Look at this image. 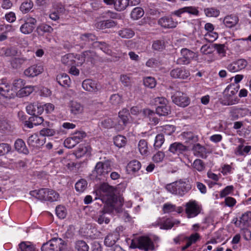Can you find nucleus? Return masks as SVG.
<instances>
[{
  "instance_id": "nucleus-1",
  "label": "nucleus",
  "mask_w": 251,
  "mask_h": 251,
  "mask_svg": "<svg viewBox=\"0 0 251 251\" xmlns=\"http://www.w3.org/2000/svg\"><path fill=\"white\" fill-rule=\"evenodd\" d=\"M192 188V185L186 178L180 179L166 186V189L173 195L183 197Z\"/></svg>"
},
{
  "instance_id": "nucleus-2",
  "label": "nucleus",
  "mask_w": 251,
  "mask_h": 251,
  "mask_svg": "<svg viewBox=\"0 0 251 251\" xmlns=\"http://www.w3.org/2000/svg\"><path fill=\"white\" fill-rule=\"evenodd\" d=\"M238 88V87H235L234 84L228 85L224 90L221 103L224 105H231L237 103L239 99L234 96L237 94Z\"/></svg>"
},
{
  "instance_id": "nucleus-3",
  "label": "nucleus",
  "mask_w": 251,
  "mask_h": 251,
  "mask_svg": "<svg viewBox=\"0 0 251 251\" xmlns=\"http://www.w3.org/2000/svg\"><path fill=\"white\" fill-rule=\"evenodd\" d=\"M65 242L60 238H53L43 244L42 251H61L65 248Z\"/></svg>"
},
{
  "instance_id": "nucleus-4",
  "label": "nucleus",
  "mask_w": 251,
  "mask_h": 251,
  "mask_svg": "<svg viewBox=\"0 0 251 251\" xmlns=\"http://www.w3.org/2000/svg\"><path fill=\"white\" fill-rule=\"evenodd\" d=\"M112 162L109 160L100 161L96 164L93 174L96 175L98 179L105 177L112 170Z\"/></svg>"
},
{
  "instance_id": "nucleus-5",
  "label": "nucleus",
  "mask_w": 251,
  "mask_h": 251,
  "mask_svg": "<svg viewBox=\"0 0 251 251\" xmlns=\"http://www.w3.org/2000/svg\"><path fill=\"white\" fill-rule=\"evenodd\" d=\"M185 206V212L189 218L196 217L200 213V206L196 201H190L186 203Z\"/></svg>"
},
{
  "instance_id": "nucleus-6",
  "label": "nucleus",
  "mask_w": 251,
  "mask_h": 251,
  "mask_svg": "<svg viewBox=\"0 0 251 251\" xmlns=\"http://www.w3.org/2000/svg\"><path fill=\"white\" fill-rule=\"evenodd\" d=\"M173 102L177 105L184 107L190 103L189 98L184 93L178 92L175 93L172 97Z\"/></svg>"
},
{
  "instance_id": "nucleus-7",
  "label": "nucleus",
  "mask_w": 251,
  "mask_h": 251,
  "mask_svg": "<svg viewBox=\"0 0 251 251\" xmlns=\"http://www.w3.org/2000/svg\"><path fill=\"white\" fill-rule=\"evenodd\" d=\"M133 248H139V249L148 251L153 250L154 246L151 240L147 237H141L138 240L137 245H133Z\"/></svg>"
},
{
  "instance_id": "nucleus-8",
  "label": "nucleus",
  "mask_w": 251,
  "mask_h": 251,
  "mask_svg": "<svg viewBox=\"0 0 251 251\" xmlns=\"http://www.w3.org/2000/svg\"><path fill=\"white\" fill-rule=\"evenodd\" d=\"M164 16L160 18L158 21V24L164 28H174L178 25L177 21H175L171 16Z\"/></svg>"
},
{
  "instance_id": "nucleus-9",
  "label": "nucleus",
  "mask_w": 251,
  "mask_h": 251,
  "mask_svg": "<svg viewBox=\"0 0 251 251\" xmlns=\"http://www.w3.org/2000/svg\"><path fill=\"white\" fill-rule=\"evenodd\" d=\"M37 21L35 18L29 17L26 19L25 23L20 27V31L25 34L31 33L35 28Z\"/></svg>"
},
{
  "instance_id": "nucleus-10",
  "label": "nucleus",
  "mask_w": 251,
  "mask_h": 251,
  "mask_svg": "<svg viewBox=\"0 0 251 251\" xmlns=\"http://www.w3.org/2000/svg\"><path fill=\"white\" fill-rule=\"evenodd\" d=\"M83 89L90 93H96L100 89V86L95 80L91 79H86L82 83Z\"/></svg>"
},
{
  "instance_id": "nucleus-11",
  "label": "nucleus",
  "mask_w": 251,
  "mask_h": 251,
  "mask_svg": "<svg viewBox=\"0 0 251 251\" xmlns=\"http://www.w3.org/2000/svg\"><path fill=\"white\" fill-rule=\"evenodd\" d=\"M44 68L42 65L34 64L26 69L24 71V74L27 77H33L41 74Z\"/></svg>"
},
{
  "instance_id": "nucleus-12",
  "label": "nucleus",
  "mask_w": 251,
  "mask_h": 251,
  "mask_svg": "<svg viewBox=\"0 0 251 251\" xmlns=\"http://www.w3.org/2000/svg\"><path fill=\"white\" fill-rule=\"evenodd\" d=\"M170 75L173 78L184 79L190 75V73L183 68H176L170 71Z\"/></svg>"
},
{
  "instance_id": "nucleus-13",
  "label": "nucleus",
  "mask_w": 251,
  "mask_h": 251,
  "mask_svg": "<svg viewBox=\"0 0 251 251\" xmlns=\"http://www.w3.org/2000/svg\"><path fill=\"white\" fill-rule=\"evenodd\" d=\"M13 89L11 85L4 79L0 81V94L7 98H11L13 96Z\"/></svg>"
},
{
  "instance_id": "nucleus-14",
  "label": "nucleus",
  "mask_w": 251,
  "mask_h": 251,
  "mask_svg": "<svg viewBox=\"0 0 251 251\" xmlns=\"http://www.w3.org/2000/svg\"><path fill=\"white\" fill-rule=\"evenodd\" d=\"M49 189L42 188L30 192V195L40 201H49Z\"/></svg>"
},
{
  "instance_id": "nucleus-15",
  "label": "nucleus",
  "mask_w": 251,
  "mask_h": 251,
  "mask_svg": "<svg viewBox=\"0 0 251 251\" xmlns=\"http://www.w3.org/2000/svg\"><path fill=\"white\" fill-rule=\"evenodd\" d=\"M27 112L33 116L41 115L44 111L43 106L37 102L29 104L26 107Z\"/></svg>"
},
{
  "instance_id": "nucleus-16",
  "label": "nucleus",
  "mask_w": 251,
  "mask_h": 251,
  "mask_svg": "<svg viewBox=\"0 0 251 251\" xmlns=\"http://www.w3.org/2000/svg\"><path fill=\"white\" fill-rule=\"evenodd\" d=\"M251 221V212H247L242 215L239 221L236 219L234 224L237 226L244 228L249 226Z\"/></svg>"
},
{
  "instance_id": "nucleus-17",
  "label": "nucleus",
  "mask_w": 251,
  "mask_h": 251,
  "mask_svg": "<svg viewBox=\"0 0 251 251\" xmlns=\"http://www.w3.org/2000/svg\"><path fill=\"white\" fill-rule=\"evenodd\" d=\"M18 52L17 49L14 47L0 48V56L3 57H12L17 55Z\"/></svg>"
},
{
  "instance_id": "nucleus-18",
  "label": "nucleus",
  "mask_w": 251,
  "mask_h": 251,
  "mask_svg": "<svg viewBox=\"0 0 251 251\" xmlns=\"http://www.w3.org/2000/svg\"><path fill=\"white\" fill-rule=\"evenodd\" d=\"M68 106L70 112L73 115H77L82 113L84 109L82 104L75 100L70 101Z\"/></svg>"
},
{
  "instance_id": "nucleus-19",
  "label": "nucleus",
  "mask_w": 251,
  "mask_h": 251,
  "mask_svg": "<svg viewBox=\"0 0 251 251\" xmlns=\"http://www.w3.org/2000/svg\"><path fill=\"white\" fill-rule=\"evenodd\" d=\"M187 150V147L179 142H175L170 145L169 151L173 154L182 153Z\"/></svg>"
},
{
  "instance_id": "nucleus-20",
  "label": "nucleus",
  "mask_w": 251,
  "mask_h": 251,
  "mask_svg": "<svg viewBox=\"0 0 251 251\" xmlns=\"http://www.w3.org/2000/svg\"><path fill=\"white\" fill-rule=\"evenodd\" d=\"M27 142L29 146L33 148L40 147L45 143V141L40 140L38 136L36 134L30 135L28 137Z\"/></svg>"
},
{
  "instance_id": "nucleus-21",
  "label": "nucleus",
  "mask_w": 251,
  "mask_h": 251,
  "mask_svg": "<svg viewBox=\"0 0 251 251\" xmlns=\"http://www.w3.org/2000/svg\"><path fill=\"white\" fill-rule=\"evenodd\" d=\"M119 239V234L113 232L107 235L104 240V244L107 247L113 246Z\"/></svg>"
},
{
  "instance_id": "nucleus-22",
  "label": "nucleus",
  "mask_w": 251,
  "mask_h": 251,
  "mask_svg": "<svg viewBox=\"0 0 251 251\" xmlns=\"http://www.w3.org/2000/svg\"><path fill=\"white\" fill-rule=\"evenodd\" d=\"M239 19L237 16L230 15L225 17L223 22L226 27L231 28L236 25Z\"/></svg>"
},
{
  "instance_id": "nucleus-23",
  "label": "nucleus",
  "mask_w": 251,
  "mask_h": 251,
  "mask_svg": "<svg viewBox=\"0 0 251 251\" xmlns=\"http://www.w3.org/2000/svg\"><path fill=\"white\" fill-rule=\"evenodd\" d=\"M141 167L140 162L137 160H134L130 161L126 168L128 174H131L138 171Z\"/></svg>"
},
{
  "instance_id": "nucleus-24",
  "label": "nucleus",
  "mask_w": 251,
  "mask_h": 251,
  "mask_svg": "<svg viewBox=\"0 0 251 251\" xmlns=\"http://www.w3.org/2000/svg\"><path fill=\"white\" fill-rule=\"evenodd\" d=\"M116 25V23L112 20L100 21L96 24V26L100 29L111 28Z\"/></svg>"
},
{
  "instance_id": "nucleus-25",
  "label": "nucleus",
  "mask_w": 251,
  "mask_h": 251,
  "mask_svg": "<svg viewBox=\"0 0 251 251\" xmlns=\"http://www.w3.org/2000/svg\"><path fill=\"white\" fill-rule=\"evenodd\" d=\"M57 82L61 86L68 87L71 83V79L69 75L65 74H59L56 76Z\"/></svg>"
},
{
  "instance_id": "nucleus-26",
  "label": "nucleus",
  "mask_w": 251,
  "mask_h": 251,
  "mask_svg": "<svg viewBox=\"0 0 251 251\" xmlns=\"http://www.w3.org/2000/svg\"><path fill=\"white\" fill-rule=\"evenodd\" d=\"M15 148L18 151L25 154L29 152L25 142L21 139H18L15 141Z\"/></svg>"
},
{
  "instance_id": "nucleus-27",
  "label": "nucleus",
  "mask_w": 251,
  "mask_h": 251,
  "mask_svg": "<svg viewBox=\"0 0 251 251\" xmlns=\"http://www.w3.org/2000/svg\"><path fill=\"white\" fill-rule=\"evenodd\" d=\"M35 86H24L21 90L17 92V95L20 97H26L29 95L33 91L35 90Z\"/></svg>"
},
{
  "instance_id": "nucleus-28",
  "label": "nucleus",
  "mask_w": 251,
  "mask_h": 251,
  "mask_svg": "<svg viewBox=\"0 0 251 251\" xmlns=\"http://www.w3.org/2000/svg\"><path fill=\"white\" fill-rule=\"evenodd\" d=\"M80 41L84 45H88L90 42L97 39L96 36L92 33H84L81 34L79 37Z\"/></svg>"
},
{
  "instance_id": "nucleus-29",
  "label": "nucleus",
  "mask_w": 251,
  "mask_h": 251,
  "mask_svg": "<svg viewBox=\"0 0 251 251\" xmlns=\"http://www.w3.org/2000/svg\"><path fill=\"white\" fill-rule=\"evenodd\" d=\"M156 113L159 116H166L171 113L170 106L167 104L158 105L156 108Z\"/></svg>"
},
{
  "instance_id": "nucleus-30",
  "label": "nucleus",
  "mask_w": 251,
  "mask_h": 251,
  "mask_svg": "<svg viewBox=\"0 0 251 251\" xmlns=\"http://www.w3.org/2000/svg\"><path fill=\"white\" fill-rule=\"evenodd\" d=\"M100 189L101 192L105 193L106 195L109 196L110 198L113 197L115 195V188L107 183L102 184L100 186Z\"/></svg>"
},
{
  "instance_id": "nucleus-31",
  "label": "nucleus",
  "mask_w": 251,
  "mask_h": 251,
  "mask_svg": "<svg viewBox=\"0 0 251 251\" xmlns=\"http://www.w3.org/2000/svg\"><path fill=\"white\" fill-rule=\"evenodd\" d=\"M74 54L68 53L62 57L61 61L63 64L69 67L75 64V60Z\"/></svg>"
},
{
  "instance_id": "nucleus-32",
  "label": "nucleus",
  "mask_w": 251,
  "mask_h": 251,
  "mask_svg": "<svg viewBox=\"0 0 251 251\" xmlns=\"http://www.w3.org/2000/svg\"><path fill=\"white\" fill-rule=\"evenodd\" d=\"M129 5V0H116L114 8L118 11H122Z\"/></svg>"
},
{
  "instance_id": "nucleus-33",
  "label": "nucleus",
  "mask_w": 251,
  "mask_h": 251,
  "mask_svg": "<svg viewBox=\"0 0 251 251\" xmlns=\"http://www.w3.org/2000/svg\"><path fill=\"white\" fill-rule=\"evenodd\" d=\"M193 150L195 155L201 157H204L206 156L207 153L206 149L199 144L194 146Z\"/></svg>"
},
{
  "instance_id": "nucleus-34",
  "label": "nucleus",
  "mask_w": 251,
  "mask_h": 251,
  "mask_svg": "<svg viewBox=\"0 0 251 251\" xmlns=\"http://www.w3.org/2000/svg\"><path fill=\"white\" fill-rule=\"evenodd\" d=\"M27 59L26 57H15L11 61V65L12 68L17 69L21 67L25 62Z\"/></svg>"
},
{
  "instance_id": "nucleus-35",
  "label": "nucleus",
  "mask_w": 251,
  "mask_h": 251,
  "mask_svg": "<svg viewBox=\"0 0 251 251\" xmlns=\"http://www.w3.org/2000/svg\"><path fill=\"white\" fill-rule=\"evenodd\" d=\"M144 14V10L139 7L134 8L131 12L130 17L133 20L141 18Z\"/></svg>"
},
{
  "instance_id": "nucleus-36",
  "label": "nucleus",
  "mask_w": 251,
  "mask_h": 251,
  "mask_svg": "<svg viewBox=\"0 0 251 251\" xmlns=\"http://www.w3.org/2000/svg\"><path fill=\"white\" fill-rule=\"evenodd\" d=\"M91 147L88 145H80L79 147L75 151V155L77 157H81L87 153H90L91 151Z\"/></svg>"
},
{
  "instance_id": "nucleus-37",
  "label": "nucleus",
  "mask_w": 251,
  "mask_h": 251,
  "mask_svg": "<svg viewBox=\"0 0 251 251\" xmlns=\"http://www.w3.org/2000/svg\"><path fill=\"white\" fill-rule=\"evenodd\" d=\"M21 251H35L34 246L29 242H22L19 245Z\"/></svg>"
},
{
  "instance_id": "nucleus-38",
  "label": "nucleus",
  "mask_w": 251,
  "mask_h": 251,
  "mask_svg": "<svg viewBox=\"0 0 251 251\" xmlns=\"http://www.w3.org/2000/svg\"><path fill=\"white\" fill-rule=\"evenodd\" d=\"M166 47L165 42L164 40H157L153 42L152 48L157 51H162Z\"/></svg>"
},
{
  "instance_id": "nucleus-39",
  "label": "nucleus",
  "mask_w": 251,
  "mask_h": 251,
  "mask_svg": "<svg viewBox=\"0 0 251 251\" xmlns=\"http://www.w3.org/2000/svg\"><path fill=\"white\" fill-rule=\"evenodd\" d=\"M181 56H183L189 63L195 57V52L186 48L181 50Z\"/></svg>"
},
{
  "instance_id": "nucleus-40",
  "label": "nucleus",
  "mask_w": 251,
  "mask_h": 251,
  "mask_svg": "<svg viewBox=\"0 0 251 251\" xmlns=\"http://www.w3.org/2000/svg\"><path fill=\"white\" fill-rule=\"evenodd\" d=\"M118 34L123 38H130L134 35V32L130 28H124L118 31Z\"/></svg>"
},
{
  "instance_id": "nucleus-41",
  "label": "nucleus",
  "mask_w": 251,
  "mask_h": 251,
  "mask_svg": "<svg viewBox=\"0 0 251 251\" xmlns=\"http://www.w3.org/2000/svg\"><path fill=\"white\" fill-rule=\"evenodd\" d=\"M94 52L87 50L84 51L81 55H78V59L81 60V63L84 62L85 60L91 61V58L94 56Z\"/></svg>"
},
{
  "instance_id": "nucleus-42",
  "label": "nucleus",
  "mask_w": 251,
  "mask_h": 251,
  "mask_svg": "<svg viewBox=\"0 0 251 251\" xmlns=\"http://www.w3.org/2000/svg\"><path fill=\"white\" fill-rule=\"evenodd\" d=\"M204 12L205 15L208 17H217L220 14V10L214 7L205 8Z\"/></svg>"
},
{
  "instance_id": "nucleus-43",
  "label": "nucleus",
  "mask_w": 251,
  "mask_h": 251,
  "mask_svg": "<svg viewBox=\"0 0 251 251\" xmlns=\"http://www.w3.org/2000/svg\"><path fill=\"white\" fill-rule=\"evenodd\" d=\"M126 138L122 135H117L114 138V143L118 148H122L126 144Z\"/></svg>"
},
{
  "instance_id": "nucleus-44",
  "label": "nucleus",
  "mask_w": 251,
  "mask_h": 251,
  "mask_svg": "<svg viewBox=\"0 0 251 251\" xmlns=\"http://www.w3.org/2000/svg\"><path fill=\"white\" fill-rule=\"evenodd\" d=\"M138 149L142 155H146L148 152L147 142L144 139L140 140L138 143Z\"/></svg>"
},
{
  "instance_id": "nucleus-45",
  "label": "nucleus",
  "mask_w": 251,
  "mask_h": 251,
  "mask_svg": "<svg viewBox=\"0 0 251 251\" xmlns=\"http://www.w3.org/2000/svg\"><path fill=\"white\" fill-rule=\"evenodd\" d=\"M182 136L183 139L186 140V142H189L190 141L195 142L198 141L197 136H195L191 132H184L182 134Z\"/></svg>"
},
{
  "instance_id": "nucleus-46",
  "label": "nucleus",
  "mask_w": 251,
  "mask_h": 251,
  "mask_svg": "<svg viewBox=\"0 0 251 251\" xmlns=\"http://www.w3.org/2000/svg\"><path fill=\"white\" fill-rule=\"evenodd\" d=\"M87 186V182L86 180L81 179L78 181L75 185L76 190L79 192H83Z\"/></svg>"
},
{
  "instance_id": "nucleus-47",
  "label": "nucleus",
  "mask_w": 251,
  "mask_h": 251,
  "mask_svg": "<svg viewBox=\"0 0 251 251\" xmlns=\"http://www.w3.org/2000/svg\"><path fill=\"white\" fill-rule=\"evenodd\" d=\"M33 2L30 0L23 2L20 6V10L23 13L28 12L33 7Z\"/></svg>"
},
{
  "instance_id": "nucleus-48",
  "label": "nucleus",
  "mask_w": 251,
  "mask_h": 251,
  "mask_svg": "<svg viewBox=\"0 0 251 251\" xmlns=\"http://www.w3.org/2000/svg\"><path fill=\"white\" fill-rule=\"evenodd\" d=\"M94 219L97 221L99 224H102L103 223L108 224L109 219L105 217V214L101 211L97 216L93 218Z\"/></svg>"
},
{
  "instance_id": "nucleus-49",
  "label": "nucleus",
  "mask_w": 251,
  "mask_h": 251,
  "mask_svg": "<svg viewBox=\"0 0 251 251\" xmlns=\"http://www.w3.org/2000/svg\"><path fill=\"white\" fill-rule=\"evenodd\" d=\"M143 81L144 85L150 88H154L156 84L154 78L151 76H148L144 78Z\"/></svg>"
},
{
  "instance_id": "nucleus-50",
  "label": "nucleus",
  "mask_w": 251,
  "mask_h": 251,
  "mask_svg": "<svg viewBox=\"0 0 251 251\" xmlns=\"http://www.w3.org/2000/svg\"><path fill=\"white\" fill-rule=\"evenodd\" d=\"M193 168L195 170L201 172L204 170L205 165L203 162L199 159H196L193 163Z\"/></svg>"
},
{
  "instance_id": "nucleus-51",
  "label": "nucleus",
  "mask_w": 251,
  "mask_h": 251,
  "mask_svg": "<svg viewBox=\"0 0 251 251\" xmlns=\"http://www.w3.org/2000/svg\"><path fill=\"white\" fill-rule=\"evenodd\" d=\"M56 131L51 128H43L40 131V135L44 137L52 136L55 135Z\"/></svg>"
},
{
  "instance_id": "nucleus-52",
  "label": "nucleus",
  "mask_w": 251,
  "mask_h": 251,
  "mask_svg": "<svg viewBox=\"0 0 251 251\" xmlns=\"http://www.w3.org/2000/svg\"><path fill=\"white\" fill-rule=\"evenodd\" d=\"M75 249L78 251H88L89 247L85 242L80 240L76 242Z\"/></svg>"
},
{
  "instance_id": "nucleus-53",
  "label": "nucleus",
  "mask_w": 251,
  "mask_h": 251,
  "mask_svg": "<svg viewBox=\"0 0 251 251\" xmlns=\"http://www.w3.org/2000/svg\"><path fill=\"white\" fill-rule=\"evenodd\" d=\"M164 137L162 134H159L156 136L154 147L155 149H159L164 142Z\"/></svg>"
},
{
  "instance_id": "nucleus-54",
  "label": "nucleus",
  "mask_w": 251,
  "mask_h": 251,
  "mask_svg": "<svg viewBox=\"0 0 251 251\" xmlns=\"http://www.w3.org/2000/svg\"><path fill=\"white\" fill-rule=\"evenodd\" d=\"M86 136L85 132L80 131L75 132L73 135L72 138L76 142L77 144L79 143Z\"/></svg>"
},
{
  "instance_id": "nucleus-55",
  "label": "nucleus",
  "mask_w": 251,
  "mask_h": 251,
  "mask_svg": "<svg viewBox=\"0 0 251 251\" xmlns=\"http://www.w3.org/2000/svg\"><path fill=\"white\" fill-rule=\"evenodd\" d=\"M56 214L60 219H64L66 217L67 212L65 207L58 206L56 208Z\"/></svg>"
},
{
  "instance_id": "nucleus-56",
  "label": "nucleus",
  "mask_w": 251,
  "mask_h": 251,
  "mask_svg": "<svg viewBox=\"0 0 251 251\" xmlns=\"http://www.w3.org/2000/svg\"><path fill=\"white\" fill-rule=\"evenodd\" d=\"M100 126H101L103 128H111L113 127H114V121L109 118L105 119L100 122Z\"/></svg>"
},
{
  "instance_id": "nucleus-57",
  "label": "nucleus",
  "mask_w": 251,
  "mask_h": 251,
  "mask_svg": "<svg viewBox=\"0 0 251 251\" xmlns=\"http://www.w3.org/2000/svg\"><path fill=\"white\" fill-rule=\"evenodd\" d=\"M213 44L204 45L201 48V52L204 54H210L213 51Z\"/></svg>"
},
{
  "instance_id": "nucleus-58",
  "label": "nucleus",
  "mask_w": 251,
  "mask_h": 251,
  "mask_svg": "<svg viewBox=\"0 0 251 251\" xmlns=\"http://www.w3.org/2000/svg\"><path fill=\"white\" fill-rule=\"evenodd\" d=\"M11 150L10 146L6 143L0 144V156L8 153Z\"/></svg>"
},
{
  "instance_id": "nucleus-59",
  "label": "nucleus",
  "mask_w": 251,
  "mask_h": 251,
  "mask_svg": "<svg viewBox=\"0 0 251 251\" xmlns=\"http://www.w3.org/2000/svg\"><path fill=\"white\" fill-rule=\"evenodd\" d=\"M120 81L124 86L128 87L131 85L130 77L127 75H121L120 76Z\"/></svg>"
},
{
  "instance_id": "nucleus-60",
  "label": "nucleus",
  "mask_w": 251,
  "mask_h": 251,
  "mask_svg": "<svg viewBox=\"0 0 251 251\" xmlns=\"http://www.w3.org/2000/svg\"><path fill=\"white\" fill-rule=\"evenodd\" d=\"M175 223H173L170 219H166L163 223L160 225V228L164 229H169L171 228L174 225Z\"/></svg>"
},
{
  "instance_id": "nucleus-61",
  "label": "nucleus",
  "mask_w": 251,
  "mask_h": 251,
  "mask_svg": "<svg viewBox=\"0 0 251 251\" xmlns=\"http://www.w3.org/2000/svg\"><path fill=\"white\" fill-rule=\"evenodd\" d=\"M185 13H188L190 15L198 16L199 14V11L198 9L193 6H186L184 7Z\"/></svg>"
},
{
  "instance_id": "nucleus-62",
  "label": "nucleus",
  "mask_w": 251,
  "mask_h": 251,
  "mask_svg": "<svg viewBox=\"0 0 251 251\" xmlns=\"http://www.w3.org/2000/svg\"><path fill=\"white\" fill-rule=\"evenodd\" d=\"M64 144L65 147L68 149H72L74 148L77 143L75 142L72 137H71L65 140Z\"/></svg>"
},
{
  "instance_id": "nucleus-63",
  "label": "nucleus",
  "mask_w": 251,
  "mask_h": 251,
  "mask_svg": "<svg viewBox=\"0 0 251 251\" xmlns=\"http://www.w3.org/2000/svg\"><path fill=\"white\" fill-rule=\"evenodd\" d=\"M25 83L22 79L15 80L13 83L14 91H17L18 89L21 90L24 86Z\"/></svg>"
},
{
  "instance_id": "nucleus-64",
  "label": "nucleus",
  "mask_w": 251,
  "mask_h": 251,
  "mask_svg": "<svg viewBox=\"0 0 251 251\" xmlns=\"http://www.w3.org/2000/svg\"><path fill=\"white\" fill-rule=\"evenodd\" d=\"M110 101L113 105H118L122 102L121 97L118 94H113L111 96Z\"/></svg>"
}]
</instances>
